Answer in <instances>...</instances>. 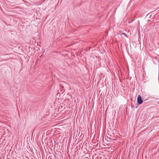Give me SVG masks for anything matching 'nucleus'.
I'll return each mask as SVG.
<instances>
[{"mask_svg": "<svg viewBox=\"0 0 159 159\" xmlns=\"http://www.w3.org/2000/svg\"><path fill=\"white\" fill-rule=\"evenodd\" d=\"M143 102V100L142 97L140 95H138L137 97V103L139 104L140 105Z\"/></svg>", "mask_w": 159, "mask_h": 159, "instance_id": "nucleus-1", "label": "nucleus"}, {"mask_svg": "<svg viewBox=\"0 0 159 159\" xmlns=\"http://www.w3.org/2000/svg\"><path fill=\"white\" fill-rule=\"evenodd\" d=\"M121 34H122V35H124V36H125L127 38H128V37L127 36V35L125 33H122Z\"/></svg>", "mask_w": 159, "mask_h": 159, "instance_id": "nucleus-2", "label": "nucleus"}, {"mask_svg": "<svg viewBox=\"0 0 159 159\" xmlns=\"http://www.w3.org/2000/svg\"><path fill=\"white\" fill-rule=\"evenodd\" d=\"M110 137H111H111H109L108 136H107V138H109V139H113V140H115V139H113V136H110Z\"/></svg>", "mask_w": 159, "mask_h": 159, "instance_id": "nucleus-3", "label": "nucleus"}, {"mask_svg": "<svg viewBox=\"0 0 159 159\" xmlns=\"http://www.w3.org/2000/svg\"><path fill=\"white\" fill-rule=\"evenodd\" d=\"M131 107H134V106H133V105H132L131 106Z\"/></svg>", "mask_w": 159, "mask_h": 159, "instance_id": "nucleus-4", "label": "nucleus"}, {"mask_svg": "<svg viewBox=\"0 0 159 159\" xmlns=\"http://www.w3.org/2000/svg\"><path fill=\"white\" fill-rule=\"evenodd\" d=\"M146 32H147V30H146Z\"/></svg>", "mask_w": 159, "mask_h": 159, "instance_id": "nucleus-5", "label": "nucleus"}]
</instances>
